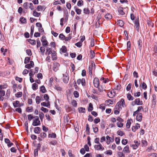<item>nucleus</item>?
<instances>
[{"label": "nucleus", "mask_w": 157, "mask_h": 157, "mask_svg": "<svg viewBox=\"0 0 157 157\" xmlns=\"http://www.w3.org/2000/svg\"><path fill=\"white\" fill-rule=\"evenodd\" d=\"M23 6L26 9L29 8L31 10H33L34 9L33 4L31 3L29 4L27 2L24 3L23 4Z\"/></svg>", "instance_id": "nucleus-1"}, {"label": "nucleus", "mask_w": 157, "mask_h": 157, "mask_svg": "<svg viewBox=\"0 0 157 157\" xmlns=\"http://www.w3.org/2000/svg\"><path fill=\"white\" fill-rule=\"evenodd\" d=\"M95 69V64L94 62L92 61L91 63V64L89 67V74L90 75L92 74V71H94Z\"/></svg>", "instance_id": "nucleus-2"}, {"label": "nucleus", "mask_w": 157, "mask_h": 157, "mask_svg": "<svg viewBox=\"0 0 157 157\" xmlns=\"http://www.w3.org/2000/svg\"><path fill=\"white\" fill-rule=\"evenodd\" d=\"M40 124V121L38 116H36L35 119L33 120L32 125L34 126H37Z\"/></svg>", "instance_id": "nucleus-3"}, {"label": "nucleus", "mask_w": 157, "mask_h": 157, "mask_svg": "<svg viewBox=\"0 0 157 157\" xmlns=\"http://www.w3.org/2000/svg\"><path fill=\"white\" fill-rule=\"evenodd\" d=\"M94 148L95 150L97 151H103L104 149V148L100 143L97 145H95L94 146Z\"/></svg>", "instance_id": "nucleus-4"}, {"label": "nucleus", "mask_w": 157, "mask_h": 157, "mask_svg": "<svg viewBox=\"0 0 157 157\" xmlns=\"http://www.w3.org/2000/svg\"><path fill=\"white\" fill-rule=\"evenodd\" d=\"M69 77L67 73L63 74V81L64 83H67L69 81Z\"/></svg>", "instance_id": "nucleus-5"}, {"label": "nucleus", "mask_w": 157, "mask_h": 157, "mask_svg": "<svg viewBox=\"0 0 157 157\" xmlns=\"http://www.w3.org/2000/svg\"><path fill=\"white\" fill-rule=\"evenodd\" d=\"M59 66L60 64L59 63L57 62L54 63L52 68L53 70L55 72L57 71L59 69Z\"/></svg>", "instance_id": "nucleus-6"}, {"label": "nucleus", "mask_w": 157, "mask_h": 157, "mask_svg": "<svg viewBox=\"0 0 157 157\" xmlns=\"http://www.w3.org/2000/svg\"><path fill=\"white\" fill-rule=\"evenodd\" d=\"M132 103L133 106L135 105H142L143 104L142 101H140L139 98L136 99L134 101L132 102Z\"/></svg>", "instance_id": "nucleus-7"}, {"label": "nucleus", "mask_w": 157, "mask_h": 157, "mask_svg": "<svg viewBox=\"0 0 157 157\" xmlns=\"http://www.w3.org/2000/svg\"><path fill=\"white\" fill-rule=\"evenodd\" d=\"M41 40L43 46H45L48 45V42L46 40V37L45 36H42Z\"/></svg>", "instance_id": "nucleus-8"}, {"label": "nucleus", "mask_w": 157, "mask_h": 157, "mask_svg": "<svg viewBox=\"0 0 157 157\" xmlns=\"http://www.w3.org/2000/svg\"><path fill=\"white\" fill-rule=\"evenodd\" d=\"M93 83L95 87H98L99 84V81L98 78H95L94 80Z\"/></svg>", "instance_id": "nucleus-9"}, {"label": "nucleus", "mask_w": 157, "mask_h": 157, "mask_svg": "<svg viewBox=\"0 0 157 157\" xmlns=\"http://www.w3.org/2000/svg\"><path fill=\"white\" fill-rule=\"evenodd\" d=\"M135 25V27L138 32L139 30V23L138 18L136 19Z\"/></svg>", "instance_id": "nucleus-10"}, {"label": "nucleus", "mask_w": 157, "mask_h": 157, "mask_svg": "<svg viewBox=\"0 0 157 157\" xmlns=\"http://www.w3.org/2000/svg\"><path fill=\"white\" fill-rule=\"evenodd\" d=\"M34 65V63L32 61H30V63L26 64L25 65V67L27 68L30 69L31 68V67H33Z\"/></svg>", "instance_id": "nucleus-11"}, {"label": "nucleus", "mask_w": 157, "mask_h": 157, "mask_svg": "<svg viewBox=\"0 0 157 157\" xmlns=\"http://www.w3.org/2000/svg\"><path fill=\"white\" fill-rule=\"evenodd\" d=\"M142 118V114L141 113H138L136 116V120L139 121H141Z\"/></svg>", "instance_id": "nucleus-12"}, {"label": "nucleus", "mask_w": 157, "mask_h": 157, "mask_svg": "<svg viewBox=\"0 0 157 157\" xmlns=\"http://www.w3.org/2000/svg\"><path fill=\"white\" fill-rule=\"evenodd\" d=\"M107 140L106 143L108 144H110V143L113 142V139L111 138L109 136H107L106 137Z\"/></svg>", "instance_id": "nucleus-13"}, {"label": "nucleus", "mask_w": 157, "mask_h": 157, "mask_svg": "<svg viewBox=\"0 0 157 157\" xmlns=\"http://www.w3.org/2000/svg\"><path fill=\"white\" fill-rule=\"evenodd\" d=\"M107 95L109 98H113L115 95V93L113 90L111 91L108 93Z\"/></svg>", "instance_id": "nucleus-14"}, {"label": "nucleus", "mask_w": 157, "mask_h": 157, "mask_svg": "<svg viewBox=\"0 0 157 157\" xmlns=\"http://www.w3.org/2000/svg\"><path fill=\"white\" fill-rule=\"evenodd\" d=\"M123 152L124 153H129L130 152V151L129 149V147L128 145H126V146L124 147V148L123 151Z\"/></svg>", "instance_id": "nucleus-15"}, {"label": "nucleus", "mask_w": 157, "mask_h": 157, "mask_svg": "<svg viewBox=\"0 0 157 157\" xmlns=\"http://www.w3.org/2000/svg\"><path fill=\"white\" fill-rule=\"evenodd\" d=\"M52 50L51 48L47 47L46 48V51L45 54L46 55H49L52 52Z\"/></svg>", "instance_id": "nucleus-16"}, {"label": "nucleus", "mask_w": 157, "mask_h": 157, "mask_svg": "<svg viewBox=\"0 0 157 157\" xmlns=\"http://www.w3.org/2000/svg\"><path fill=\"white\" fill-rule=\"evenodd\" d=\"M56 54V52L54 51H53L52 53V58L53 60H56L57 59Z\"/></svg>", "instance_id": "nucleus-17"}, {"label": "nucleus", "mask_w": 157, "mask_h": 157, "mask_svg": "<svg viewBox=\"0 0 157 157\" xmlns=\"http://www.w3.org/2000/svg\"><path fill=\"white\" fill-rule=\"evenodd\" d=\"M41 131V128L39 127H36L34 128V132L35 133L39 134Z\"/></svg>", "instance_id": "nucleus-18"}, {"label": "nucleus", "mask_w": 157, "mask_h": 157, "mask_svg": "<svg viewBox=\"0 0 157 157\" xmlns=\"http://www.w3.org/2000/svg\"><path fill=\"white\" fill-rule=\"evenodd\" d=\"M85 37L84 36H81L80 37V41H79V47H81L82 45V43L85 40Z\"/></svg>", "instance_id": "nucleus-19"}, {"label": "nucleus", "mask_w": 157, "mask_h": 157, "mask_svg": "<svg viewBox=\"0 0 157 157\" xmlns=\"http://www.w3.org/2000/svg\"><path fill=\"white\" fill-rule=\"evenodd\" d=\"M41 105L42 106L47 107L48 108H49L50 106L49 101H47V103L45 102H42L41 103Z\"/></svg>", "instance_id": "nucleus-20"}, {"label": "nucleus", "mask_w": 157, "mask_h": 157, "mask_svg": "<svg viewBox=\"0 0 157 157\" xmlns=\"http://www.w3.org/2000/svg\"><path fill=\"white\" fill-rule=\"evenodd\" d=\"M137 44L138 46L140 51L142 47V41L141 39H139L138 40Z\"/></svg>", "instance_id": "nucleus-21"}, {"label": "nucleus", "mask_w": 157, "mask_h": 157, "mask_svg": "<svg viewBox=\"0 0 157 157\" xmlns=\"http://www.w3.org/2000/svg\"><path fill=\"white\" fill-rule=\"evenodd\" d=\"M97 88H98L99 91L100 92H101L103 91L104 90H105V87L104 86H99Z\"/></svg>", "instance_id": "nucleus-22"}, {"label": "nucleus", "mask_w": 157, "mask_h": 157, "mask_svg": "<svg viewBox=\"0 0 157 157\" xmlns=\"http://www.w3.org/2000/svg\"><path fill=\"white\" fill-rule=\"evenodd\" d=\"M54 88L57 90L61 91L62 90V88L58 84H56L55 85Z\"/></svg>", "instance_id": "nucleus-23"}, {"label": "nucleus", "mask_w": 157, "mask_h": 157, "mask_svg": "<svg viewBox=\"0 0 157 157\" xmlns=\"http://www.w3.org/2000/svg\"><path fill=\"white\" fill-rule=\"evenodd\" d=\"M105 17L107 20H109L112 19V16L110 14L107 13L105 15Z\"/></svg>", "instance_id": "nucleus-24"}, {"label": "nucleus", "mask_w": 157, "mask_h": 157, "mask_svg": "<svg viewBox=\"0 0 157 157\" xmlns=\"http://www.w3.org/2000/svg\"><path fill=\"white\" fill-rule=\"evenodd\" d=\"M140 124H136L135 126H133L132 127V131L133 132H135L136 131V129H138V128H140Z\"/></svg>", "instance_id": "nucleus-25"}, {"label": "nucleus", "mask_w": 157, "mask_h": 157, "mask_svg": "<svg viewBox=\"0 0 157 157\" xmlns=\"http://www.w3.org/2000/svg\"><path fill=\"white\" fill-rule=\"evenodd\" d=\"M56 137V135L55 133H52V134H49L48 135V138H55Z\"/></svg>", "instance_id": "nucleus-26"}, {"label": "nucleus", "mask_w": 157, "mask_h": 157, "mask_svg": "<svg viewBox=\"0 0 157 157\" xmlns=\"http://www.w3.org/2000/svg\"><path fill=\"white\" fill-rule=\"evenodd\" d=\"M40 91L43 93H45L46 92L47 90L44 86H42L40 87Z\"/></svg>", "instance_id": "nucleus-27"}, {"label": "nucleus", "mask_w": 157, "mask_h": 157, "mask_svg": "<svg viewBox=\"0 0 157 157\" xmlns=\"http://www.w3.org/2000/svg\"><path fill=\"white\" fill-rule=\"evenodd\" d=\"M19 101H16L13 102V105L14 107H19Z\"/></svg>", "instance_id": "nucleus-28"}, {"label": "nucleus", "mask_w": 157, "mask_h": 157, "mask_svg": "<svg viewBox=\"0 0 157 157\" xmlns=\"http://www.w3.org/2000/svg\"><path fill=\"white\" fill-rule=\"evenodd\" d=\"M33 15L35 17H38L40 15V13H38L36 11L34 10L33 11Z\"/></svg>", "instance_id": "nucleus-29"}, {"label": "nucleus", "mask_w": 157, "mask_h": 157, "mask_svg": "<svg viewBox=\"0 0 157 157\" xmlns=\"http://www.w3.org/2000/svg\"><path fill=\"white\" fill-rule=\"evenodd\" d=\"M36 101L37 104H39L41 101L40 97L39 96H36Z\"/></svg>", "instance_id": "nucleus-30"}, {"label": "nucleus", "mask_w": 157, "mask_h": 157, "mask_svg": "<svg viewBox=\"0 0 157 157\" xmlns=\"http://www.w3.org/2000/svg\"><path fill=\"white\" fill-rule=\"evenodd\" d=\"M117 24L121 27H122L124 25V22L123 21L121 20H119L117 21Z\"/></svg>", "instance_id": "nucleus-31"}, {"label": "nucleus", "mask_w": 157, "mask_h": 157, "mask_svg": "<svg viewBox=\"0 0 157 157\" xmlns=\"http://www.w3.org/2000/svg\"><path fill=\"white\" fill-rule=\"evenodd\" d=\"M119 102H121V105L123 107H124L126 106L124 100V99H123V98L121 99V101Z\"/></svg>", "instance_id": "nucleus-32"}, {"label": "nucleus", "mask_w": 157, "mask_h": 157, "mask_svg": "<svg viewBox=\"0 0 157 157\" xmlns=\"http://www.w3.org/2000/svg\"><path fill=\"white\" fill-rule=\"evenodd\" d=\"M49 144H50L52 145H55L57 144V142L56 140H54L50 141Z\"/></svg>", "instance_id": "nucleus-33"}, {"label": "nucleus", "mask_w": 157, "mask_h": 157, "mask_svg": "<svg viewBox=\"0 0 157 157\" xmlns=\"http://www.w3.org/2000/svg\"><path fill=\"white\" fill-rule=\"evenodd\" d=\"M72 38L70 34L67 37L65 36L64 40L66 41H68L70 40Z\"/></svg>", "instance_id": "nucleus-34"}, {"label": "nucleus", "mask_w": 157, "mask_h": 157, "mask_svg": "<svg viewBox=\"0 0 157 157\" xmlns=\"http://www.w3.org/2000/svg\"><path fill=\"white\" fill-rule=\"evenodd\" d=\"M40 50L41 55L44 56V52L45 51V48L43 47H41L40 48Z\"/></svg>", "instance_id": "nucleus-35"}, {"label": "nucleus", "mask_w": 157, "mask_h": 157, "mask_svg": "<svg viewBox=\"0 0 157 157\" xmlns=\"http://www.w3.org/2000/svg\"><path fill=\"white\" fill-rule=\"evenodd\" d=\"M38 88V85L36 83H33L32 85V88L33 90H36Z\"/></svg>", "instance_id": "nucleus-36"}, {"label": "nucleus", "mask_w": 157, "mask_h": 157, "mask_svg": "<svg viewBox=\"0 0 157 157\" xmlns=\"http://www.w3.org/2000/svg\"><path fill=\"white\" fill-rule=\"evenodd\" d=\"M29 42L31 44L34 45L36 44V41L35 40H33L31 39H29Z\"/></svg>", "instance_id": "nucleus-37"}, {"label": "nucleus", "mask_w": 157, "mask_h": 157, "mask_svg": "<svg viewBox=\"0 0 157 157\" xmlns=\"http://www.w3.org/2000/svg\"><path fill=\"white\" fill-rule=\"evenodd\" d=\"M93 109V106L92 104L90 103L89 105V107L88 109V111H91Z\"/></svg>", "instance_id": "nucleus-38"}, {"label": "nucleus", "mask_w": 157, "mask_h": 157, "mask_svg": "<svg viewBox=\"0 0 157 157\" xmlns=\"http://www.w3.org/2000/svg\"><path fill=\"white\" fill-rule=\"evenodd\" d=\"M71 104L74 107H76L77 106V101L75 100H72L71 102Z\"/></svg>", "instance_id": "nucleus-39"}, {"label": "nucleus", "mask_w": 157, "mask_h": 157, "mask_svg": "<svg viewBox=\"0 0 157 157\" xmlns=\"http://www.w3.org/2000/svg\"><path fill=\"white\" fill-rule=\"evenodd\" d=\"M22 93L21 92H18L15 94L16 97L17 98H20L22 96Z\"/></svg>", "instance_id": "nucleus-40"}, {"label": "nucleus", "mask_w": 157, "mask_h": 157, "mask_svg": "<svg viewBox=\"0 0 157 157\" xmlns=\"http://www.w3.org/2000/svg\"><path fill=\"white\" fill-rule=\"evenodd\" d=\"M60 50L63 53L66 52L67 50L66 47L65 46H63L60 49Z\"/></svg>", "instance_id": "nucleus-41"}, {"label": "nucleus", "mask_w": 157, "mask_h": 157, "mask_svg": "<svg viewBox=\"0 0 157 157\" xmlns=\"http://www.w3.org/2000/svg\"><path fill=\"white\" fill-rule=\"evenodd\" d=\"M33 111V107L32 106L28 107L26 108V111L28 112H32Z\"/></svg>", "instance_id": "nucleus-42"}, {"label": "nucleus", "mask_w": 157, "mask_h": 157, "mask_svg": "<svg viewBox=\"0 0 157 157\" xmlns=\"http://www.w3.org/2000/svg\"><path fill=\"white\" fill-rule=\"evenodd\" d=\"M44 99L47 101H49V97L48 94H45L44 95Z\"/></svg>", "instance_id": "nucleus-43"}, {"label": "nucleus", "mask_w": 157, "mask_h": 157, "mask_svg": "<svg viewBox=\"0 0 157 157\" xmlns=\"http://www.w3.org/2000/svg\"><path fill=\"white\" fill-rule=\"evenodd\" d=\"M118 11L119 13L121 15H123L124 14V13L122 9L121 8H119L118 9Z\"/></svg>", "instance_id": "nucleus-44"}, {"label": "nucleus", "mask_w": 157, "mask_h": 157, "mask_svg": "<svg viewBox=\"0 0 157 157\" xmlns=\"http://www.w3.org/2000/svg\"><path fill=\"white\" fill-rule=\"evenodd\" d=\"M127 97L129 100H132L133 99V97L129 94H127Z\"/></svg>", "instance_id": "nucleus-45"}, {"label": "nucleus", "mask_w": 157, "mask_h": 157, "mask_svg": "<svg viewBox=\"0 0 157 157\" xmlns=\"http://www.w3.org/2000/svg\"><path fill=\"white\" fill-rule=\"evenodd\" d=\"M152 102L153 104L155 105L156 103V96L155 94H153L152 96Z\"/></svg>", "instance_id": "nucleus-46"}, {"label": "nucleus", "mask_w": 157, "mask_h": 157, "mask_svg": "<svg viewBox=\"0 0 157 157\" xmlns=\"http://www.w3.org/2000/svg\"><path fill=\"white\" fill-rule=\"evenodd\" d=\"M90 56L91 58H93L95 56V53L93 51L91 50L90 52Z\"/></svg>", "instance_id": "nucleus-47"}, {"label": "nucleus", "mask_w": 157, "mask_h": 157, "mask_svg": "<svg viewBox=\"0 0 157 157\" xmlns=\"http://www.w3.org/2000/svg\"><path fill=\"white\" fill-rule=\"evenodd\" d=\"M40 136L42 138L44 139L46 137L47 135L44 132H42L40 134Z\"/></svg>", "instance_id": "nucleus-48"}, {"label": "nucleus", "mask_w": 157, "mask_h": 157, "mask_svg": "<svg viewBox=\"0 0 157 157\" xmlns=\"http://www.w3.org/2000/svg\"><path fill=\"white\" fill-rule=\"evenodd\" d=\"M79 80L80 81L81 84L82 86H84L85 85L86 82L84 79L82 78L81 80L80 79H79Z\"/></svg>", "instance_id": "nucleus-49"}, {"label": "nucleus", "mask_w": 157, "mask_h": 157, "mask_svg": "<svg viewBox=\"0 0 157 157\" xmlns=\"http://www.w3.org/2000/svg\"><path fill=\"white\" fill-rule=\"evenodd\" d=\"M20 21L22 23H25L26 22V19L25 18L22 17H21L20 19Z\"/></svg>", "instance_id": "nucleus-50"}, {"label": "nucleus", "mask_w": 157, "mask_h": 157, "mask_svg": "<svg viewBox=\"0 0 157 157\" xmlns=\"http://www.w3.org/2000/svg\"><path fill=\"white\" fill-rule=\"evenodd\" d=\"M127 45L128 50L129 51L131 49V43L130 41H128L127 43Z\"/></svg>", "instance_id": "nucleus-51"}, {"label": "nucleus", "mask_w": 157, "mask_h": 157, "mask_svg": "<svg viewBox=\"0 0 157 157\" xmlns=\"http://www.w3.org/2000/svg\"><path fill=\"white\" fill-rule=\"evenodd\" d=\"M131 124V122L129 120H128L126 124V126L128 128H129Z\"/></svg>", "instance_id": "nucleus-52"}, {"label": "nucleus", "mask_w": 157, "mask_h": 157, "mask_svg": "<svg viewBox=\"0 0 157 157\" xmlns=\"http://www.w3.org/2000/svg\"><path fill=\"white\" fill-rule=\"evenodd\" d=\"M73 95L75 98H77L78 97V92L77 91H75L73 93Z\"/></svg>", "instance_id": "nucleus-53"}, {"label": "nucleus", "mask_w": 157, "mask_h": 157, "mask_svg": "<svg viewBox=\"0 0 157 157\" xmlns=\"http://www.w3.org/2000/svg\"><path fill=\"white\" fill-rule=\"evenodd\" d=\"M30 59V58L29 57H26L25 59L24 63L27 64L29 62Z\"/></svg>", "instance_id": "nucleus-54"}, {"label": "nucleus", "mask_w": 157, "mask_h": 157, "mask_svg": "<svg viewBox=\"0 0 157 157\" xmlns=\"http://www.w3.org/2000/svg\"><path fill=\"white\" fill-rule=\"evenodd\" d=\"M117 155L118 157H125L124 155L121 152H118Z\"/></svg>", "instance_id": "nucleus-55"}, {"label": "nucleus", "mask_w": 157, "mask_h": 157, "mask_svg": "<svg viewBox=\"0 0 157 157\" xmlns=\"http://www.w3.org/2000/svg\"><path fill=\"white\" fill-rule=\"evenodd\" d=\"M72 151L71 150H69L68 151V154L69 157H74V155L72 154Z\"/></svg>", "instance_id": "nucleus-56"}, {"label": "nucleus", "mask_w": 157, "mask_h": 157, "mask_svg": "<svg viewBox=\"0 0 157 157\" xmlns=\"http://www.w3.org/2000/svg\"><path fill=\"white\" fill-rule=\"evenodd\" d=\"M117 134L121 136H122L124 134V132L118 130L117 132Z\"/></svg>", "instance_id": "nucleus-57"}, {"label": "nucleus", "mask_w": 157, "mask_h": 157, "mask_svg": "<svg viewBox=\"0 0 157 157\" xmlns=\"http://www.w3.org/2000/svg\"><path fill=\"white\" fill-rule=\"evenodd\" d=\"M26 53L29 56H31L32 55V53L31 50L30 49H27L26 50Z\"/></svg>", "instance_id": "nucleus-58"}, {"label": "nucleus", "mask_w": 157, "mask_h": 157, "mask_svg": "<svg viewBox=\"0 0 157 157\" xmlns=\"http://www.w3.org/2000/svg\"><path fill=\"white\" fill-rule=\"evenodd\" d=\"M142 89L144 90H146L147 88V86L146 84L144 82L142 83Z\"/></svg>", "instance_id": "nucleus-59"}, {"label": "nucleus", "mask_w": 157, "mask_h": 157, "mask_svg": "<svg viewBox=\"0 0 157 157\" xmlns=\"http://www.w3.org/2000/svg\"><path fill=\"white\" fill-rule=\"evenodd\" d=\"M44 117V114L43 113L40 112L39 114V117L41 120V121H43V118Z\"/></svg>", "instance_id": "nucleus-60"}, {"label": "nucleus", "mask_w": 157, "mask_h": 157, "mask_svg": "<svg viewBox=\"0 0 157 157\" xmlns=\"http://www.w3.org/2000/svg\"><path fill=\"white\" fill-rule=\"evenodd\" d=\"M93 129L94 132V133H97L98 131V128L96 126H93Z\"/></svg>", "instance_id": "nucleus-61"}, {"label": "nucleus", "mask_w": 157, "mask_h": 157, "mask_svg": "<svg viewBox=\"0 0 157 157\" xmlns=\"http://www.w3.org/2000/svg\"><path fill=\"white\" fill-rule=\"evenodd\" d=\"M117 126L119 127H122L123 126V124L122 122H118L117 123Z\"/></svg>", "instance_id": "nucleus-62"}, {"label": "nucleus", "mask_w": 157, "mask_h": 157, "mask_svg": "<svg viewBox=\"0 0 157 157\" xmlns=\"http://www.w3.org/2000/svg\"><path fill=\"white\" fill-rule=\"evenodd\" d=\"M84 148L85 150L87 151H89V148L87 144H85L84 146Z\"/></svg>", "instance_id": "nucleus-63"}, {"label": "nucleus", "mask_w": 157, "mask_h": 157, "mask_svg": "<svg viewBox=\"0 0 157 157\" xmlns=\"http://www.w3.org/2000/svg\"><path fill=\"white\" fill-rule=\"evenodd\" d=\"M28 120L29 121H31L34 118L33 115L31 114H29L28 115Z\"/></svg>", "instance_id": "nucleus-64"}]
</instances>
